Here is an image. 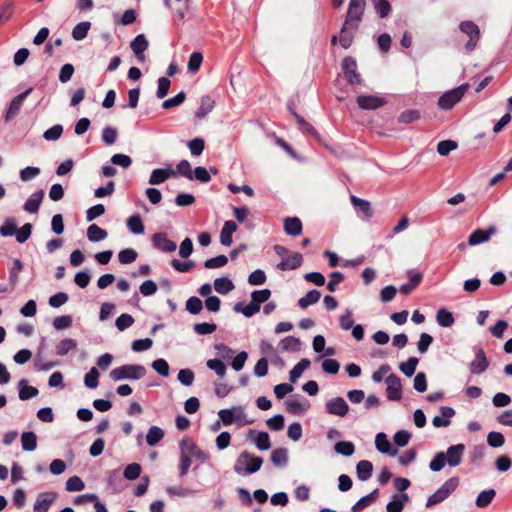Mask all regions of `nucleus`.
<instances>
[{
	"label": "nucleus",
	"instance_id": "obj_1",
	"mask_svg": "<svg viewBox=\"0 0 512 512\" xmlns=\"http://www.w3.org/2000/svg\"><path fill=\"white\" fill-rule=\"evenodd\" d=\"M466 447L459 443L451 445L446 452H437L429 463V468L433 472L441 471L447 464L450 467H457L461 464Z\"/></svg>",
	"mask_w": 512,
	"mask_h": 512
},
{
	"label": "nucleus",
	"instance_id": "obj_2",
	"mask_svg": "<svg viewBox=\"0 0 512 512\" xmlns=\"http://www.w3.org/2000/svg\"><path fill=\"white\" fill-rule=\"evenodd\" d=\"M263 464V459L259 456L243 451L237 457L234 464V471L238 475H248L257 472Z\"/></svg>",
	"mask_w": 512,
	"mask_h": 512
},
{
	"label": "nucleus",
	"instance_id": "obj_3",
	"mask_svg": "<svg viewBox=\"0 0 512 512\" xmlns=\"http://www.w3.org/2000/svg\"><path fill=\"white\" fill-rule=\"evenodd\" d=\"M146 368L140 364H125L110 371L113 381L139 380L146 375Z\"/></svg>",
	"mask_w": 512,
	"mask_h": 512
},
{
	"label": "nucleus",
	"instance_id": "obj_4",
	"mask_svg": "<svg viewBox=\"0 0 512 512\" xmlns=\"http://www.w3.org/2000/svg\"><path fill=\"white\" fill-rule=\"evenodd\" d=\"M459 483L460 480L458 477H451L447 479L440 488L428 497L426 508H432L446 500L457 489Z\"/></svg>",
	"mask_w": 512,
	"mask_h": 512
},
{
	"label": "nucleus",
	"instance_id": "obj_5",
	"mask_svg": "<svg viewBox=\"0 0 512 512\" xmlns=\"http://www.w3.org/2000/svg\"><path fill=\"white\" fill-rule=\"evenodd\" d=\"M366 7V0H350L348 10L345 16V21L354 25V27L360 26L363 19L364 11Z\"/></svg>",
	"mask_w": 512,
	"mask_h": 512
},
{
	"label": "nucleus",
	"instance_id": "obj_6",
	"mask_svg": "<svg viewBox=\"0 0 512 512\" xmlns=\"http://www.w3.org/2000/svg\"><path fill=\"white\" fill-rule=\"evenodd\" d=\"M460 31L468 36L469 40L465 44V48L468 52L473 51L480 39V29L473 21H462L459 24Z\"/></svg>",
	"mask_w": 512,
	"mask_h": 512
},
{
	"label": "nucleus",
	"instance_id": "obj_7",
	"mask_svg": "<svg viewBox=\"0 0 512 512\" xmlns=\"http://www.w3.org/2000/svg\"><path fill=\"white\" fill-rule=\"evenodd\" d=\"M468 85L463 84L457 88L445 92L438 100V105L444 110L451 109L464 96Z\"/></svg>",
	"mask_w": 512,
	"mask_h": 512
},
{
	"label": "nucleus",
	"instance_id": "obj_8",
	"mask_svg": "<svg viewBox=\"0 0 512 512\" xmlns=\"http://www.w3.org/2000/svg\"><path fill=\"white\" fill-rule=\"evenodd\" d=\"M385 383L387 385V398L391 401H399L402 398V383L400 377L391 373L386 377Z\"/></svg>",
	"mask_w": 512,
	"mask_h": 512
},
{
	"label": "nucleus",
	"instance_id": "obj_9",
	"mask_svg": "<svg viewBox=\"0 0 512 512\" xmlns=\"http://www.w3.org/2000/svg\"><path fill=\"white\" fill-rule=\"evenodd\" d=\"M32 92V88L26 89L24 92L20 93L19 95L15 96L6 111V114L4 116V119L6 122H10L12 119H14L20 112L24 101L28 97V95Z\"/></svg>",
	"mask_w": 512,
	"mask_h": 512
},
{
	"label": "nucleus",
	"instance_id": "obj_10",
	"mask_svg": "<svg viewBox=\"0 0 512 512\" xmlns=\"http://www.w3.org/2000/svg\"><path fill=\"white\" fill-rule=\"evenodd\" d=\"M489 367V360L482 348L475 349V358L469 364L470 373L480 375Z\"/></svg>",
	"mask_w": 512,
	"mask_h": 512
},
{
	"label": "nucleus",
	"instance_id": "obj_11",
	"mask_svg": "<svg viewBox=\"0 0 512 512\" xmlns=\"http://www.w3.org/2000/svg\"><path fill=\"white\" fill-rule=\"evenodd\" d=\"M180 451H184L189 458H194L201 463H204L208 460V455L189 439H183L180 442Z\"/></svg>",
	"mask_w": 512,
	"mask_h": 512
},
{
	"label": "nucleus",
	"instance_id": "obj_12",
	"mask_svg": "<svg viewBox=\"0 0 512 512\" xmlns=\"http://www.w3.org/2000/svg\"><path fill=\"white\" fill-rule=\"evenodd\" d=\"M325 409L330 415L345 417L349 411V406L344 398L335 397L326 402Z\"/></svg>",
	"mask_w": 512,
	"mask_h": 512
},
{
	"label": "nucleus",
	"instance_id": "obj_13",
	"mask_svg": "<svg viewBox=\"0 0 512 512\" xmlns=\"http://www.w3.org/2000/svg\"><path fill=\"white\" fill-rule=\"evenodd\" d=\"M342 69L346 80L354 85L361 82L360 74L357 72V64L352 57H346L342 62Z\"/></svg>",
	"mask_w": 512,
	"mask_h": 512
},
{
	"label": "nucleus",
	"instance_id": "obj_14",
	"mask_svg": "<svg viewBox=\"0 0 512 512\" xmlns=\"http://www.w3.org/2000/svg\"><path fill=\"white\" fill-rule=\"evenodd\" d=\"M219 418L225 426L231 425L236 420L243 419L246 415L242 406H233L230 409H222L218 412Z\"/></svg>",
	"mask_w": 512,
	"mask_h": 512
},
{
	"label": "nucleus",
	"instance_id": "obj_15",
	"mask_svg": "<svg viewBox=\"0 0 512 512\" xmlns=\"http://www.w3.org/2000/svg\"><path fill=\"white\" fill-rule=\"evenodd\" d=\"M152 244L154 248L165 253L174 252L177 248L176 243L170 240L164 232L155 233L152 236Z\"/></svg>",
	"mask_w": 512,
	"mask_h": 512
},
{
	"label": "nucleus",
	"instance_id": "obj_16",
	"mask_svg": "<svg viewBox=\"0 0 512 512\" xmlns=\"http://www.w3.org/2000/svg\"><path fill=\"white\" fill-rule=\"evenodd\" d=\"M56 498L57 494L54 492L39 493L33 505V512H48Z\"/></svg>",
	"mask_w": 512,
	"mask_h": 512
},
{
	"label": "nucleus",
	"instance_id": "obj_17",
	"mask_svg": "<svg viewBox=\"0 0 512 512\" xmlns=\"http://www.w3.org/2000/svg\"><path fill=\"white\" fill-rule=\"evenodd\" d=\"M148 47L149 41L144 34H138L130 43V48L140 63L145 61L144 52L148 49Z\"/></svg>",
	"mask_w": 512,
	"mask_h": 512
},
{
	"label": "nucleus",
	"instance_id": "obj_18",
	"mask_svg": "<svg viewBox=\"0 0 512 512\" xmlns=\"http://www.w3.org/2000/svg\"><path fill=\"white\" fill-rule=\"evenodd\" d=\"M358 106L363 110H374L382 107L386 101L375 95H360L356 99Z\"/></svg>",
	"mask_w": 512,
	"mask_h": 512
},
{
	"label": "nucleus",
	"instance_id": "obj_19",
	"mask_svg": "<svg viewBox=\"0 0 512 512\" xmlns=\"http://www.w3.org/2000/svg\"><path fill=\"white\" fill-rule=\"evenodd\" d=\"M247 439L255 443L259 450L265 451L271 447L270 438L267 432L249 430L247 433Z\"/></svg>",
	"mask_w": 512,
	"mask_h": 512
},
{
	"label": "nucleus",
	"instance_id": "obj_20",
	"mask_svg": "<svg viewBox=\"0 0 512 512\" xmlns=\"http://www.w3.org/2000/svg\"><path fill=\"white\" fill-rule=\"evenodd\" d=\"M357 30L358 27H354V25L344 21L339 35V43L344 49H348L351 46Z\"/></svg>",
	"mask_w": 512,
	"mask_h": 512
},
{
	"label": "nucleus",
	"instance_id": "obj_21",
	"mask_svg": "<svg viewBox=\"0 0 512 512\" xmlns=\"http://www.w3.org/2000/svg\"><path fill=\"white\" fill-rule=\"evenodd\" d=\"M496 233L494 226L489 227L487 230L477 229L471 233L468 238V244L471 246L484 243L490 239L492 235Z\"/></svg>",
	"mask_w": 512,
	"mask_h": 512
},
{
	"label": "nucleus",
	"instance_id": "obj_22",
	"mask_svg": "<svg viewBox=\"0 0 512 512\" xmlns=\"http://www.w3.org/2000/svg\"><path fill=\"white\" fill-rule=\"evenodd\" d=\"M303 257L300 253H292L291 255L285 256L281 262L277 265L279 270H294L301 266Z\"/></svg>",
	"mask_w": 512,
	"mask_h": 512
},
{
	"label": "nucleus",
	"instance_id": "obj_23",
	"mask_svg": "<svg viewBox=\"0 0 512 512\" xmlns=\"http://www.w3.org/2000/svg\"><path fill=\"white\" fill-rule=\"evenodd\" d=\"M43 198H44V191L42 189L35 191L26 200V202L23 205V209L26 212L31 213V214L37 213Z\"/></svg>",
	"mask_w": 512,
	"mask_h": 512
},
{
	"label": "nucleus",
	"instance_id": "obj_24",
	"mask_svg": "<svg viewBox=\"0 0 512 512\" xmlns=\"http://www.w3.org/2000/svg\"><path fill=\"white\" fill-rule=\"evenodd\" d=\"M409 496L406 493H398L392 496V500L386 505L387 512H402L405 505L409 502Z\"/></svg>",
	"mask_w": 512,
	"mask_h": 512
},
{
	"label": "nucleus",
	"instance_id": "obj_25",
	"mask_svg": "<svg viewBox=\"0 0 512 512\" xmlns=\"http://www.w3.org/2000/svg\"><path fill=\"white\" fill-rule=\"evenodd\" d=\"M441 416H435L432 419V424L436 428L447 427L450 425V418L455 415V410L452 407L442 406L440 408Z\"/></svg>",
	"mask_w": 512,
	"mask_h": 512
},
{
	"label": "nucleus",
	"instance_id": "obj_26",
	"mask_svg": "<svg viewBox=\"0 0 512 512\" xmlns=\"http://www.w3.org/2000/svg\"><path fill=\"white\" fill-rule=\"evenodd\" d=\"M176 176V172L173 169L167 168H158L154 169L149 178V184L151 185H159L165 182L168 178Z\"/></svg>",
	"mask_w": 512,
	"mask_h": 512
},
{
	"label": "nucleus",
	"instance_id": "obj_27",
	"mask_svg": "<svg viewBox=\"0 0 512 512\" xmlns=\"http://www.w3.org/2000/svg\"><path fill=\"white\" fill-rule=\"evenodd\" d=\"M375 445L380 453L390 456H395L397 454V450L392 448L386 434L383 432H380L376 435Z\"/></svg>",
	"mask_w": 512,
	"mask_h": 512
},
{
	"label": "nucleus",
	"instance_id": "obj_28",
	"mask_svg": "<svg viewBox=\"0 0 512 512\" xmlns=\"http://www.w3.org/2000/svg\"><path fill=\"white\" fill-rule=\"evenodd\" d=\"M302 222L298 217H287L284 220V231L290 236H298L302 232Z\"/></svg>",
	"mask_w": 512,
	"mask_h": 512
},
{
	"label": "nucleus",
	"instance_id": "obj_29",
	"mask_svg": "<svg viewBox=\"0 0 512 512\" xmlns=\"http://www.w3.org/2000/svg\"><path fill=\"white\" fill-rule=\"evenodd\" d=\"M237 230V225L234 221H226L220 233V242L224 246L232 244V234Z\"/></svg>",
	"mask_w": 512,
	"mask_h": 512
},
{
	"label": "nucleus",
	"instance_id": "obj_30",
	"mask_svg": "<svg viewBox=\"0 0 512 512\" xmlns=\"http://www.w3.org/2000/svg\"><path fill=\"white\" fill-rule=\"evenodd\" d=\"M373 473V464L369 460H361L356 465V475L360 481H367Z\"/></svg>",
	"mask_w": 512,
	"mask_h": 512
},
{
	"label": "nucleus",
	"instance_id": "obj_31",
	"mask_svg": "<svg viewBox=\"0 0 512 512\" xmlns=\"http://www.w3.org/2000/svg\"><path fill=\"white\" fill-rule=\"evenodd\" d=\"M378 489H375L373 490L372 492H370L369 494H367L366 496H363L362 498H360L351 508L352 512H360L362 511L363 509H365L366 507H368L369 505H371L373 502L376 501L377 497H378Z\"/></svg>",
	"mask_w": 512,
	"mask_h": 512
},
{
	"label": "nucleus",
	"instance_id": "obj_32",
	"mask_svg": "<svg viewBox=\"0 0 512 512\" xmlns=\"http://www.w3.org/2000/svg\"><path fill=\"white\" fill-rule=\"evenodd\" d=\"M18 388H19V398L22 401L36 397L39 393L37 388H35L33 386H28L27 380H25V379H22L19 381Z\"/></svg>",
	"mask_w": 512,
	"mask_h": 512
},
{
	"label": "nucleus",
	"instance_id": "obj_33",
	"mask_svg": "<svg viewBox=\"0 0 512 512\" xmlns=\"http://www.w3.org/2000/svg\"><path fill=\"white\" fill-rule=\"evenodd\" d=\"M408 274L410 276L409 282L401 285L399 289L402 294L406 295L411 293L421 283L423 278L421 273L409 271Z\"/></svg>",
	"mask_w": 512,
	"mask_h": 512
},
{
	"label": "nucleus",
	"instance_id": "obj_34",
	"mask_svg": "<svg viewBox=\"0 0 512 512\" xmlns=\"http://www.w3.org/2000/svg\"><path fill=\"white\" fill-rule=\"evenodd\" d=\"M108 236V233L106 230L100 228L98 225L96 224H91L88 228H87V238L89 241L91 242H99V241H102L104 239H106Z\"/></svg>",
	"mask_w": 512,
	"mask_h": 512
},
{
	"label": "nucleus",
	"instance_id": "obj_35",
	"mask_svg": "<svg viewBox=\"0 0 512 512\" xmlns=\"http://www.w3.org/2000/svg\"><path fill=\"white\" fill-rule=\"evenodd\" d=\"M235 288L233 282L228 277L216 278L214 281V289L222 295H226Z\"/></svg>",
	"mask_w": 512,
	"mask_h": 512
},
{
	"label": "nucleus",
	"instance_id": "obj_36",
	"mask_svg": "<svg viewBox=\"0 0 512 512\" xmlns=\"http://www.w3.org/2000/svg\"><path fill=\"white\" fill-rule=\"evenodd\" d=\"M21 445L24 451H34L37 448L36 434L32 431L22 433Z\"/></svg>",
	"mask_w": 512,
	"mask_h": 512
},
{
	"label": "nucleus",
	"instance_id": "obj_37",
	"mask_svg": "<svg viewBox=\"0 0 512 512\" xmlns=\"http://www.w3.org/2000/svg\"><path fill=\"white\" fill-rule=\"evenodd\" d=\"M260 305L251 301L248 305H245L241 302H238L234 306V311L238 313H242L245 317H252L254 314L259 312Z\"/></svg>",
	"mask_w": 512,
	"mask_h": 512
},
{
	"label": "nucleus",
	"instance_id": "obj_38",
	"mask_svg": "<svg viewBox=\"0 0 512 512\" xmlns=\"http://www.w3.org/2000/svg\"><path fill=\"white\" fill-rule=\"evenodd\" d=\"M321 298L320 291L313 289L309 291L304 297L298 300V305L302 309H306L310 305L316 304Z\"/></svg>",
	"mask_w": 512,
	"mask_h": 512
},
{
	"label": "nucleus",
	"instance_id": "obj_39",
	"mask_svg": "<svg viewBox=\"0 0 512 512\" xmlns=\"http://www.w3.org/2000/svg\"><path fill=\"white\" fill-rule=\"evenodd\" d=\"M286 410L291 414H303L307 411L309 404L307 401L300 402L298 400L288 399L285 402Z\"/></svg>",
	"mask_w": 512,
	"mask_h": 512
},
{
	"label": "nucleus",
	"instance_id": "obj_40",
	"mask_svg": "<svg viewBox=\"0 0 512 512\" xmlns=\"http://www.w3.org/2000/svg\"><path fill=\"white\" fill-rule=\"evenodd\" d=\"M126 224L131 233L137 235L144 233L145 228L140 215L135 214L130 216L126 221Z\"/></svg>",
	"mask_w": 512,
	"mask_h": 512
},
{
	"label": "nucleus",
	"instance_id": "obj_41",
	"mask_svg": "<svg viewBox=\"0 0 512 512\" xmlns=\"http://www.w3.org/2000/svg\"><path fill=\"white\" fill-rule=\"evenodd\" d=\"M351 203L355 208H358L367 218H371L373 215L370 202L367 200L358 198L357 196H350Z\"/></svg>",
	"mask_w": 512,
	"mask_h": 512
},
{
	"label": "nucleus",
	"instance_id": "obj_42",
	"mask_svg": "<svg viewBox=\"0 0 512 512\" xmlns=\"http://www.w3.org/2000/svg\"><path fill=\"white\" fill-rule=\"evenodd\" d=\"M164 437L163 430L158 426H152L149 428L146 435V442L149 446H155Z\"/></svg>",
	"mask_w": 512,
	"mask_h": 512
},
{
	"label": "nucleus",
	"instance_id": "obj_43",
	"mask_svg": "<svg viewBox=\"0 0 512 512\" xmlns=\"http://www.w3.org/2000/svg\"><path fill=\"white\" fill-rule=\"evenodd\" d=\"M309 359H302L299 361L289 372V379L291 382H296L302 373L310 366Z\"/></svg>",
	"mask_w": 512,
	"mask_h": 512
},
{
	"label": "nucleus",
	"instance_id": "obj_44",
	"mask_svg": "<svg viewBox=\"0 0 512 512\" xmlns=\"http://www.w3.org/2000/svg\"><path fill=\"white\" fill-rule=\"evenodd\" d=\"M17 232V221L13 217H8L0 226V234L3 237L13 236Z\"/></svg>",
	"mask_w": 512,
	"mask_h": 512
},
{
	"label": "nucleus",
	"instance_id": "obj_45",
	"mask_svg": "<svg viewBox=\"0 0 512 512\" xmlns=\"http://www.w3.org/2000/svg\"><path fill=\"white\" fill-rule=\"evenodd\" d=\"M496 492L494 489H488L480 492L476 498V506L479 508L487 507L494 499Z\"/></svg>",
	"mask_w": 512,
	"mask_h": 512
},
{
	"label": "nucleus",
	"instance_id": "obj_46",
	"mask_svg": "<svg viewBox=\"0 0 512 512\" xmlns=\"http://www.w3.org/2000/svg\"><path fill=\"white\" fill-rule=\"evenodd\" d=\"M90 27L91 23L89 21H83L76 24L72 30L73 39H75L76 41H80L86 38Z\"/></svg>",
	"mask_w": 512,
	"mask_h": 512
},
{
	"label": "nucleus",
	"instance_id": "obj_47",
	"mask_svg": "<svg viewBox=\"0 0 512 512\" xmlns=\"http://www.w3.org/2000/svg\"><path fill=\"white\" fill-rule=\"evenodd\" d=\"M214 108V101L209 96H203L200 101V107L196 111L197 118H203Z\"/></svg>",
	"mask_w": 512,
	"mask_h": 512
},
{
	"label": "nucleus",
	"instance_id": "obj_48",
	"mask_svg": "<svg viewBox=\"0 0 512 512\" xmlns=\"http://www.w3.org/2000/svg\"><path fill=\"white\" fill-rule=\"evenodd\" d=\"M77 347V342L71 338L61 340L56 346V354L64 356Z\"/></svg>",
	"mask_w": 512,
	"mask_h": 512
},
{
	"label": "nucleus",
	"instance_id": "obj_49",
	"mask_svg": "<svg viewBox=\"0 0 512 512\" xmlns=\"http://www.w3.org/2000/svg\"><path fill=\"white\" fill-rule=\"evenodd\" d=\"M436 320L441 327H451L454 324V317L451 312L442 308L436 314Z\"/></svg>",
	"mask_w": 512,
	"mask_h": 512
},
{
	"label": "nucleus",
	"instance_id": "obj_50",
	"mask_svg": "<svg viewBox=\"0 0 512 512\" xmlns=\"http://www.w3.org/2000/svg\"><path fill=\"white\" fill-rule=\"evenodd\" d=\"M300 340L294 336H287L280 341V347L283 351L295 352L300 349Z\"/></svg>",
	"mask_w": 512,
	"mask_h": 512
},
{
	"label": "nucleus",
	"instance_id": "obj_51",
	"mask_svg": "<svg viewBox=\"0 0 512 512\" xmlns=\"http://www.w3.org/2000/svg\"><path fill=\"white\" fill-rule=\"evenodd\" d=\"M418 363V358L410 357L406 362H402L399 364V369L405 376L411 377L415 373Z\"/></svg>",
	"mask_w": 512,
	"mask_h": 512
},
{
	"label": "nucleus",
	"instance_id": "obj_52",
	"mask_svg": "<svg viewBox=\"0 0 512 512\" xmlns=\"http://www.w3.org/2000/svg\"><path fill=\"white\" fill-rule=\"evenodd\" d=\"M271 461L274 465L284 466L288 462V451L285 448H277L271 453Z\"/></svg>",
	"mask_w": 512,
	"mask_h": 512
},
{
	"label": "nucleus",
	"instance_id": "obj_53",
	"mask_svg": "<svg viewBox=\"0 0 512 512\" xmlns=\"http://www.w3.org/2000/svg\"><path fill=\"white\" fill-rule=\"evenodd\" d=\"M334 450L338 454L349 457L354 454L355 446L350 441H339L335 444Z\"/></svg>",
	"mask_w": 512,
	"mask_h": 512
},
{
	"label": "nucleus",
	"instance_id": "obj_54",
	"mask_svg": "<svg viewBox=\"0 0 512 512\" xmlns=\"http://www.w3.org/2000/svg\"><path fill=\"white\" fill-rule=\"evenodd\" d=\"M380 18L387 17L391 12V5L387 0H371Z\"/></svg>",
	"mask_w": 512,
	"mask_h": 512
},
{
	"label": "nucleus",
	"instance_id": "obj_55",
	"mask_svg": "<svg viewBox=\"0 0 512 512\" xmlns=\"http://www.w3.org/2000/svg\"><path fill=\"white\" fill-rule=\"evenodd\" d=\"M102 141L108 145V146H111L113 145L116 140H117V137H118V132H117V129L114 128V127H111V126H107L105 127L103 130H102Z\"/></svg>",
	"mask_w": 512,
	"mask_h": 512
},
{
	"label": "nucleus",
	"instance_id": "obj_56",
	"mask_svg": "<svg viewBox=\"0 0 512 512\" xmlns=\"http://www.w3.org/2000/svg\"><path fill=\"white\" fill-rule=\"evenodd\" d=\"M203 309V303L201 299L196 296L188 298L186 301V310L193 315L199 314Z\"/></svg>",
	"mask_w": 512,
	"mask_h": 512
},
{
	"label": "nucleus",
	"instance_id": "obj_57",
	"mask_svg": "<svg viewBox=\"0 0 512 512\" xmlns=\"http://www.w3.org/2000/svg\"><path fill=\"white\" fill-rule=\"evenodd\" d=\"M142 468L138 463H131L124 469L123 475L127 480H136L141 474Z\"/></svg>",
	"mask_w": 512,
	"mask_h": 512
},
{
	"label": "nucleus",
	"instance_id": "obj_58",
	"mask_svg": "<svg viewBox=\"0 0 512 512\" xmlns=\"http://www.w3.org/2000/svg\"><path fill=\"white\" fill-rule=\"evenodd\" d=\"M98 378H99V372L97 368L92 367L84 377V383L85 385L90 389H95L98 386Z\"/></svg>",
	"mask_w": 512,
	"mask_h": 512
},
{
	"label": "nucleus",
	"instance_id": "obj_59",
	"mask_svg": "<svg viewBox=\"0 0 512 512\" xmlns=\"http://www.w3.org/2000/svg\"><path fill=\"white\" fill-rule=\"evenodd\" d=\"M228 263V258L225 255H218L216 257L207 259L204 262V267L207 269L221 268Z\"/></svg>",
	"mask_w": 512,
	"mask_h": 512
},
{
	"label": "nucleus",
	"instance_id": "obj_60",
	"mask_svg": "<svg viewBox=\"0 0 512 512\" xmlns=\"http://www.w3.org/2000/svg\"><path fill=\"white\" fill-rule=\"evenodd\" d=\"M137 252L132 248L121 250L118 254V259L121 264H130L137 258Z\"/></svg>",
	"mask_w": 512,
	"mask_h": 512
},
{
	"label": "nucleus",
	"instance_id": "obj_61",
	"mask_svg": "<svg viewBox=\"0 0 512 512\" xmlns=\"http://www.w3.org/2000/svg\"><path fill=\"white\" fill-rule=\"evenodd\" d=\"M487 443L492 448H499L504 445L505 438L502 433L492 431L487 435Z\"/></svg>",
	"mask_w": 512,
	"mask_h": 512
},
{
	"label": "nucleus",
	"instance_id": "obj_62",
	"mask_svg": "<svg viewBox=\"0 0 512 512\" xmlns=\"http://www.w3.org/2000/svg\"><path fill=\"white\" fill-rule=\"evenodd\" d=\"M206 365L209 369L213 370L219 377H224L226 374V366L219 359H209L206 362Z\"/></svg>",
	"mask_w": 512,
	"mask_h": 512
},
{
	"label": "nucleus",
	"instance_id": "obj_63",
	"mask_svg": "<svg viewBox=\"0 0 512 512\" xmlns=\"http://www.w3.org/2000/svg\"><path fill=\"white\" fill-rule=\"evenodd\" d=\"M33 226L30 223L24 224L21 228H17V232L14 234L16 236V240L19 243L26 242L32 233Z\"/></svg>",
	"mask_w": 512,
	"mask_h": 512
},
{
	"label": "nucleus",
	"instance_id": "obj_64",
	"mask_svg": "<svg viewBox=\"0 0 512 512\" xmlns=\"http://www.w3.org/2000/svg\"><path fill=\"white\" fill-rule=\"evenodd\" d=\"M62 133H63V126L60 124H56V125L52 126L51 128L47 129L44 132L43 137L47 141H56L61 137Z\"/></svg>",
	"mask_w": 512,
	"mask_h": 512
}]
</instances>
